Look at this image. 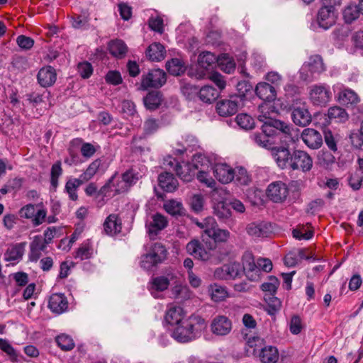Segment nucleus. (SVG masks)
Listing matches in <instances>:
<instances>
[{
	"instance_id": "1",
	"label": "nucleus",
	"mask_w": 363,
	"mask_h": 363,
	"mask_svg": "<svg viewBox=\"0 0 363 363\" xmlns=\"http://www.w3.org/2000/svg\"><path fill=\"white\" fill-rule=\"evenodd\" d=\"M204 328V319L199 316L191 315L176 325L172 336L179 342H191L201 335Z\"/></svg>"
},
{
	"instance_id": "2",
	"label": "nucleus",
	"mask_w": 363,
	"mask_h": 363,
	"mask_svg": "<svg viewBox=\"0 0 363 363\" xmlns=\"http://www.w3.org/2000/svg\"><path fill=\"white\" fill-rule=\"evenodd\" d=\"M225 194L226 191L222 187L213 189L211 197L213 202V213L220 222L232 228L235 225V220L229 206L224 201Z\"/></svg>"
},
{
	"instance_id": "3",
	"label": "nucleus",
	"mask_w": 363,
	"mask_h": 363,
	"mask_svg": "<svg viewBox=\"0 0 363 363\" xmlns=\"http://www.w3.org/2000/svg\"><path fill=\"white\" fill-rule=\"evenodd\" d=\"M187 252L198 259L202 261L213 262V257L216 256L217 262H220L225 259L230 254V251L225 248H218L207 251L203 245L198 240H192L186 247Z\"/></svg>"
},
{
	"instance_id": "4",
	"label": "nucleus",
	"mask_w": 363,
	"mask_h": 363,
	"mask_svg": "<svg viewBox=\"0 0 363 363\" xmlns=\"http://www.w3.org/2000/svg\"><path fill=\"white\" fill-rule=\"evenodd\" d=\"M167 254L166 247L162 243L156 242L147 253L141 256L140 267L145 270H151L162 263L167 259Z\"/></svg>"
},
{
	"instance_id": "5",
	"label": "nucleus",
	"mask_w": 363,
	"mask_h": 363,
	"mask_svg": "<svg viewBox=\"0 0 363 363\" xmlns=\"http://www.w3.org/2000/svg\"><path fill=\"white\" fill-rule=\"evenodd\" d=\"M309 89V100L313 106L324 107L331 100L332 91L328 85L325 84H314Z\"/></svg>"
},
{
	"instance_id": "6",
	"label": "nucleus",
	"mask_w": 363,
	"mask_h": 363,
	"mask_svg": "<svg viewBox=\"0 0 363 363\" xmlns=\"http://www.w3.org/2000/svg\"><path fill=\"white\" fill-rule=\"evenodd\" d=\"M272 157L280 169L293 171L294 149L291 150L286 146L276 147L273 148Z\"/></svg>"
},
{
	"instance_id": "7",
	"label": "nucleus",
	"mask_w": 363,
	"mask_h": 363,
	"mask_svg": "<svg viewBox=\"0 0 363 363\" xmlns=\"http://www.w3.org/2000/svg\"><path fill=\"white\" fill-rule=\"evenodd\" d=\"M291 118L293 122L301 127L308 125L312 121V116L305 103L296 100L291 107Z\"/></svg>"
},
{
	"instance_id": "8",
	"label": "nucleus",
	"mask_w": 363,
	"mask_h": 363,
	"mask_svg": "<svg viewBox=\"0 0 363 363\" xmlns=\"http://www.w3.org/2000/svg\"><path fill=\"white\" fill-rule=\"evenodd\" d=\"M166 81L165 72L162 69H155L142 76L141 86L143 89L160 88L165 84Z\"/></svg>"
},
{
	"instance_id": "9",
	"label": "nucleus",
	"mask_w": 363,
	"mask_h": 363,
	"mask_svg": "<svg viewBox=\"0 0 363 363\" xmlns=\"http://www.w3.org/2000/svg\"><path fill=\"white\" fill-rule=\"evenodd\" d=\"M240 104L236 96H230L229 99H221L217 102L216 111L220 116H230L237 113Z\"/></svg>"
},
{
	"instance_id": "10",
	"label": "nucleus",
	"mask_w": 363,
	"mask_h": 363,
	"mask_svg": "<svg viewBox=\"0 0 363 363\" xmlns=\"http://www.w3.org/2000/svg\"><path fill=\"white\" fill-rule=\"evenodd\" d=\"M242 270L243 273L251 281H255L258 279L259 277V269L257 267V263L255 262L254 256L252 252H246L243 254L242 258Z\"/></svg>"
},
{
	"instance_id": "11",
	"label": "nucleus",
	"mask_w": 363,
	"mask_h": 363,
	"mask_svg": "<svg viewBox=\"0 0 363 363\" xmlns=\"http://www.w3.org/2000/svg\"><path fill=\"white\" fill-rule=\"evenodd\" d=\"M288 194V187L282 182L278 181L268 186L267 196L275 203L283 202L286 199Z\"/></svg>"
},
{
	"instance_id": "12",
	"label": "nucleus",
	"mask_w": 363,
	"mask_h": 363,
	"mask_svg": "<svg viewBox=\"0 0 363 363\" xmlns=\"http://www.w3.org/2000/svg\"><path fill=\"white\" fill-rule=\"evenodd\" d=\"M294 159L293 171L299 170L303 172H308L312 169L313 159L306 151L294 149Z\"/></svg>"
},
{
	"instance_id": "13",
	"label": "nucleus",
	"mask_w": 363,
	"mask_h": 363,
	"mask_svg": "<svg viewBox=\"0 0 363 363\" xmlns=\"http://www.w3.org/2000/svg\"><path fill=\"white\" fill-rule=\"evenodd\" d=\"M205 225H206V228L204 232L216 242H225L229 238L230 232L227 230L216 228L217 224L213 218H206Z\"/></svg>"
},
{
	"instance_id": "14",
	"label": "nucleus",
	"mask_w": 363,
	"mask_h": 363,
	"mask_svg": "<svg viewBox=\"0 0 363 363\" xmlns=\"http://www.w3.org/2000/svg\"><path fill=\"white\" fill-rule=\"evenodd\" d=\"M201 155H195L193 159V163H185L176 168L177 175L184 182H189L194 178L199 166L196 164Z\"/></svg>"
},
{
	"instance_id": "15",
	"label": "nucleus",
	"mask_w": 363,
	"mask_h": 363,
	"mask_svg": "<svg viewBox=\"0 0 363 363\" xmlns=\"http://www.w3.org/2000/svg\"><path fill=\"white\" fill-rule=\"evenodd\" d=\"M335 9L330 6H322L317 14V22L320 27L325 30L330 28L336 22Z\"/></svg>"
},
{
	"instance_id": "16",
	"label": "nucleus",
	"mask_w": 363,
	"mask_h": 363,
	"mask_svg": "<svg viewBox=\"0 0 363 363\" xmlns=\"http://www.w3.org/2000/svg\"><path fill=\"white\" fill-rule=\"evenodd\" d=\"M301 138L303 143L312 150L318 149L323 145L320 133L313 128H305L301 134Z\"/></svg>"
},
{
	"instance_id": "17",
	"label": "nucleus",
	"mask_w": 363,
	"mask_h": 363,
	"mask_svg": "<svg viewBox=\"0 0 363 363\" xmlns=\"http://www.w3.org/2000/svg\"><path fill=\"white\" fill-rule=\"evenodd\" d=\"M248 235L255 238H267L272 233L273 228L269 222H253L246 227Z\"/></svg>"
},
{
	"instance_id": "18",
	"label": "nucleus",
	"mask_w": 363,
	"mask_h": 363,
	"mask_svg": "<svg viewBox=\"0 0 363 363\" xmlns=\"http://www.w3.org/2000/svg\"><path fill=\"white\" fill-rule=\"evenodd\" d=\"M211 332L216 335L224 336L232 330L231 320L224 315H218L214 318L211 324Z\"/></svg>"
},
{
	"instance_id": "19",
	"label": "nucleus",
	"mask_w": 363,
	"mask_h": 363,
	"mask_svg": "<svg viewBox=\"0 0 363 363\" xmlns=\"http://www.w3.org/2000/svg\"><path fill=\"white\" fill-rule=\"evenodd\" d=\"M38 82L43 87L52 86L57 79L56 70L52 66L48 65L42 67L37 75Z\"/></svg>"
},
{
	"instance_id": "20",
	"label": "nucleus",
	"mask_w": 363,
	"mask_h": 363,
	"mask_svg": "<svg viewBox=\"0 0 363 363\" xmlns=\"http://www.w3.org/2000/svg\"><path fill=\"white\" fill-rule=\"evenodd\" d=\"M158 184L166 192H173L178 188L179 183L173 174L164 172L158 176Z\"/></svg>"
},
{
	"instance_id": "21",
	"label": "nucleus",
	"mask_w": 363,
	"mask_h": 363,
	"mask_svg": "<svg viewBox=\"0 0 363 363\" xmlns=\"http://www.w3.org/2000/svg\"><path fill=\"white\" fill-rule=\"evenodd\" d=\"M256 95L264 101H272L277 97V91L274 86L267 82H259L255 87Z\"/></svg>"
},
{
	"instance_id": "22",
	"label": "nucleus",
	"mask_w": 363,
	"mask_h": 363,
	"mask_svg": "<svg viewBox=\"0 0 363 363\" xmlns=\"http://www.w3.org/2000/svg\"><path fill=\"white\" fill-rule=\"evenodd\" d=\"M215 177L223 184H228L234 179V169L226 164H217L213 168Z\"/></svg>"
},
{
	"instance_id": "23",
	"label": "nucleus",
	"mask_w": 363,
	"mask_h": 363,
	"mask_svg": "<svg viewBox=\"0 0 363 363\" xmlns=\"http://www.w3.org/2000/svg\"><path fill=\"white\" fill-rule=\"evenodd\" d=\"M48 306L52 312L60 314L67 310L68 302L63 294H53L50 297Z\"/></svg>"
},
{
	"instance_id": "24",
	"label": "nucleus",
	"mask_w": 363,
	"mask_h": 363,
	"mask_svg": "<svg viewBox=\"0 0 363 363\" xmlns=\"http://www.w3.org/2000/svg\"><path fill=\"white\" fill-rule=\"evenodd\" d=\"M104 229L108 235H114L121 233L122 221L117 214H110L104 223Z\"/></svg>"
},
{
	"instance_id": "25",
	"label": "nucleus",
	"mask_w": 363,
	"mask_h": 363,
	"mask_svg": "<svg viewBox=\"0 0 363 363\" xmlns=\"http://www.w3.org/2000/svg\"><path fill=\"white\" fill-rule=\"evenodd\" d=\"M168 225L167 218L161 213H157L152 216V220L147 224L148 233L156 235L158 232L164 229Z\"/></svg>"
},
{
	"instance_id": "26",
	"label": "nucleus",
	"mask_w": 363,
	"mask_h": 363,
	"mask_svg": "<svg viewBox=\"0 0 363 363\" xmlns=\"http://www.w3.org/2000/svg\"><path fill=\"white\" fill-rule=\"evenodd\" d=\"M184 310L180 306H171L166 312L165 320L172 325H177L185 319Z\"/></svg>"
},
{
	"instance_id": "27",
	"label": "nucleus",
	"mask_w": 363,
	"mask_h": 363,
	"mask_svg": "<svg viewBox=\"0 0 363 363\" xmlns=\"http://www.w3.org/2000/svg\"><path fill=\"white\" fill-rule=\"evenodd\" d=\"M259 358L262 363H277L279 358V351L274 346H265L259 350Z\"/></svg>"
},
{
	"instance_id": "28",
	"label": "nucleus",
	"mask_w": 363,
	"mask_h": 363,
	"mask_svg": "<svg viewBox=\"0 0 363 363\" xmlns=\"http://www.w3.org/2000/svg\"><path fill=\"white\" fill-rule=\"evenodd\" d=\"M140 177L141 176L136 169L133 168L128 169L122 174V182L124 184L121 188L117 189L116 191L118 193L126 191L129 187L138 181Z\"/></svg>"
},
{
	"instance_id": "29",
	"label": "nucleus",
	"mask_w": 363,
	"mask_h": 363,
	"mask_svg": "<svg viewBox=\"0 0 363 363\" xmlns=\"http://www.w3.org/2000/svg\"><path fill=\"white\" fill-rule=\"evenodd\" d=\"M145 53L150 60L160 62L164 58L166 51L161 43H154L148 46Z\"/></svg>"
},
{
	"instance_id": "30",
	"label": "nucleus",
	"mask_w": 363,
	"mask_h": 363,
	"mask_svg": "<svg viewBox=\"0 0 363 363\" xmlns=\"http://www.w3.org/2000/svg\"><path fill=\"white\" fill-rule=\"evenodd\" d=\"M306 69H308L311 75L323 72L325 70V66L322 57L318 55L311 56L307 65L303 66L301 74Z\"/></svg>"
},
{
	"instance_id": "31",
	"label": "nucleus",
	"mask_w": 363,
	"mask_h": 363,
	"mask_svg": "<svg viewBox=\"0 0 363 363\" xmlns=\"http://www.w3.org/2000/svg\"><path fill=\"white\" fill-rule=\"evenodd\" d=\"M108 50L113 56L121 59L125 56L128 48L123 40H115L109 43Z\"/></svg>"
},
{
	"instance_id": "32",
	"label": "nucleus",
	"mask_w": 363,
	"mask_h": 363,
	"mask_svg": "<svg viewBox=\"0 0 363 363\" xmlns=\"http://www.w3.org/2000/svg\"><path fill=\"white\" fill-rule=\"evenodd\" d=\"M218 96V91L211 86H204L199 89L198 97L203 102L211 104Z\"/></svg>"
},
{
	"instance_id": "33",
	"label": "nucleus",
	"mask_w": 363,
	"mask_h": 363,
	"mask_svg": "<svg viewBox=\"0 0 363 363\" xmlns=\"http://www.w3.org/2000/svg\"><path fill=\"white\" fill-rule=\"evenodd\" d=\"M338 101L342 105H354L359 101V98L353 90L344 89L339 93Z\"/></svg>"
},
{
	"instance_id": "34",
	"label": "nucleus",
	"mask_w": 363,
	"mask_h": 363,
	"mask_svg": "<svg viewBox=\"0 0 363 363\" xmlns=\"http://www.w3.org/2000/svg\"><path fill=\"white\" fill-rule=\"evenodd\" d=\"M251 138L257 145L267 150H270L272 155L273 154V148H276L277 146H274V142L272 138H269L262 133H254L252 134Z\"/></svg>"
},
{
	"instance_id": "35",
	"label": "nucleus",
	"mask_w": 363,
	"mask_h": 363,
	"mask_svg": "<svg viewBox=\"0 0 363 363\" xmlns=\"http://www.w3.org/2000/svg\"><path fill=\"white\" fill-rule=\"evenodd\" d=\"M84 182L81 180L79 177L77 179H69L65 184V191L68 194L69 198L72 201H77L78 195L77 194V189L79 186L83 184Z\"/></svg>"
},
{
	"instance_id": "36",
	"label": "nucleus",
	"mask_w": 363,
	"mask_h": 363,
	"mask_svg": "<svg viewBox=\"0 0 363 363\" xmlns=\"http://www.w3.org/2000/svg\"><path fill=\"white\" fill-rule=\"evenodd\" d=\"M360 11L357 5L350 4L345 8L342 12L343 19L345 23L350 24L357 20L359 15Z\"/></svg>"
},
{
	"instance_id": "37",
	"label": "nucleus",
	"mask_w": 363,
	"mask_h": 363,
	"mask_svg": "<svg viewBox=\"0 0 363 363\" xmlns=\"http://www.w3.org/2000/svg\"><path fill=\"white\" fill-rule=\"evenodd\" d=\"M335 161L334 155L328 151L322 150L318 152L317 156L318 164L325 169H330Z\"/></svg>"
},
{
	"instance_id": "38",
	"label": "nucleus",
	"mask_w": 363,
	"mask_h": 363,
	"mask_svg": "<svg viewBox=\"0 0 363 363\" xmlns=\"http://www.w3.org/2000/svg\"><path fill=\"white\" fill-rule=\"evenodd\" d=\"M165 211L173 216H181L185 214V209L181 202L169 200L164 204Z\"/></svg>"
},
{
	"instance_id": "39",
	"label": "nucleus",
	"mask_w": 363,
	"mask_h": 363,
	"mask_svg": "<svg viewBox=\"0 0 363 363\" xmlns=\"http://www.w3.org/2000/svg\"><path fill=\"white\" fill-rule=\"evenodd\" d=\"M131 149L133 152L139 154L149 151L150 147L145 136H134L131 141Z\"/></svg>"
},
{
	"instance_id": "40",
	"label": "nucleus",
	"mask_w": 363,
	"mask_h": 363,
	"mask_svg": "<svg viewBox=\"0 0 363 363\" xmlns=\"http://www.w3.org/2000/svg\"><path fill=\"white\" fill-rule=\"evenodd\" d=\"M162 95L158 91H152L144 98V103L147 108L150 110L157 109L161 104Z\"/></svg>"
},
{
	"instance_id": "41",
	"label": "nucleus",
	"mask_w": 363,
	"mask_h": 363,
	"mask_svg": "<svg viewBox=\"0 0 363 363\" xmlns=\"http://www.w3.org/2000/svg\"><path fill=\"white\" fill-rule=\"evenodd\" d=\"M273 122L274 124L272 126L274 127L276 136L282 133L286 138H292L291 131L293 130V128L291 125L283 121L275 118H273Z\"/></svg>"
},
{
	"instance_id": "42",
	"label": "nucleus",
	"mask_w": 363,
	"mask_h": 363,
	"mask_svg": "<svg viewBox=\"0 0 363 363\" xmlns=\"http://www.w3.org/2000/svg\"><path fill=\"white\" fill-rule=\"evenodd\" d=\"M258 119L259 121L263 122L261 126L262 133L264 134L269 138L276 136L272 118H267L265 116H259Z\"/></svg>"
},
{
	"instance_id": "43",
	"label": "nucleus",
	"mask_w": 363,
	"mask_h": 363,
	"mask_svg": "<svg viewBox=\"0 0 363 363\" xmlns=\"http://www.w3.org/2000/svg\"><path fill=\"white\" fill-rule=\"evenodd\" d=\"M101 164V160L100 159H96L93 161L86 169L79 176L81 180L84 183L89 181L97 172Z\"/></svg>"
},
{
	"instance_id": "44",
	"label": "nucleus",
	"mask_w": 363,
	"mask_h": 363,
	"mask_svg": "<svg viewBox=\"0 0 363 363\" xmlns=\"http://www.w3.org/2000/svg\"><path fill=\"white\" fill-rule=\"evenodd\" d=\"M55 342L57 346L63 351H70L75 345L73 339L69 335L65 334L57 336Z\"/></svg>"
},
{
	"instance_id": "45",
	"label": "nucleus",
	"mask_w": 363,
	"mask_h": 363,
	"mask_svg": "<svg viewBox=\"0 0 363 363\" xmlns=\"http://www.w3.org/2000/svg\"><path fill=\"white\" fill-rule=\"evenodd\" d=\"M62 174L61 162L57 161L52 164L50 172V185L54 191L58 186V179Z\"/></svg>"
},
{
	"instance_id": "46",
	"label": "nucleus",
	"mask_w": 363,
	"mask_h": 363,
	"mask_svg": "<svg viewBox=\"0 0 363 363\" xmlns=\"http://www.w3.org/2000/svg\"><path fill=\"white\" fill-rule=\"evenodd\" d=\"M166 69L173 76H179L184 72V66L180 60L173 58L166 63Z\"/></svg>"
},
{
	"instance_id": "47",
	"label": "nucleus",
	"mask_w": 363,
	"mask_h": 363,
	"mask_svg": "<svg viewBox=\"0 0 363 363\" xmlns=\"http://www.w3.org/2000/svg\"><path fill=\"white\" fill-rule=\"evenodd\" d=\"M218 60L216 55L211 52H203L199 56V65L205 69H208Z\"/></svg>"
},
{
	"instance_id": "48",
	"label": "nucleus",
	"mask_w": 363,
	"mask_h": 363,
	"mask_svg": "<svg viewBox=\"0 0 363 363\" xmlns=\"http://www.w3.org/2000/svg\"><path fill=\"white\" fill-rule=\"evenodd\" d=\"M225 269H227L229 279L240 278L243 274L242 266L239 262H234L225 264Z\"/></svg>"
},
{
	"instance_id": "49",
	"label": "nucleus",
	"mask_w": 363,
	"mask_h": 363,
	"mask_svg": "<svg viewBox=\"0 0 363 363\" xmlns=\"http://www.w3.org/2000/svg\"><path fill=\"white\" fill-rule=\"evenodd\" d=\"M0 349L9 357L11 362H15L18 360L17 352L7 340L0 338Z\"/></svg>"
},
{
	"instance_id": "50",
	"label": "nucleus",
	"mask_w": 363,
	"mask_h": 363,
	"mask_svg": "<svg viewBox=\"0 0 363 363\" xmlns=\"http://www.w3.org/2000/svg\"><path fill=\"white\" fill-rule=\"evenodd\" d=\"M237 124L242 128L250 130L255 127V120L247 113H240L236 118Z\"/></svg>"
},
{
	"instance_id": "51",
	"label": "nucleus",
	"mask_w": 363,
	"mask_h": 363,
	"mask_svg": "<svg viewBox=\"0 0 363 363\" xmlns=\"http://www.w3.org/2000/svg\"><path fill=\"white\" fill-rule=\"evenodd\" d=\"M328 116L330 119H337L340 122H345L348 118L345 110L340 106H333L328 109Z\"/></svg>"
},
{
	"instance_id": "52",
	"label": "nucleus",
	"mask_w": 363,
	"mask_h": 363,
	"mask_svg": "<svg viewBox=\"0 0 363 363\" xmlns=\"http://www.w3.org/2000/svg\"><path fill=\"white\" fill-rule=\"evenodd\" d=\"M234 179L235 182L240 185H248L251 179L247 172L243 167H239L236 170H234Z\"/></svg>"
},
{
	"instance_id": "53",
	"label": "nucleus",
	"mask_w": 363,
	"mask_h": 363,
	"mask_svg": "<svg viewBox=\"0 0 363 363\" xmlns=\"http://www.w3.org/2000/svg\"><path fill=\"white\" fill-rule=\"evenodd\" d=\"M279 286V279L274 276H269L268 281L261 285V289L263 291L269 292L270 295H274Z\"/></svg>"
},
{
	"instance_id": "54",
	"label": "nucleus",
	"mask_w": 363,
	"mask_h": 363,
	"mask_svg": "<svg viewBox=\"0 0 363 363\" xmlns=\"http://www.w3.org/2000/svg\"><path fill=\"white\" fill-rule=\"evenodd\" d=\"M211 296L214 301L219 302L227 297L228 293L225 289L220 285H211Z\"/></svg>"
},
{
	"instance_id": "55",
	"label": "nucleus",
	"mask_w": 363,
	"mask_h": 363,
	"mask_svg": "<svg viewBox=\"0 0 363 363\" xmlns=\"http://www.w3.org/2000/svg\"><path fill=\"white\" fill-rule=\"evenodd\" d=\"M252 89V86L250 84L249 82L247 81H241L239 82L237 84V90L238 94H235L236 97H238L239 102L242 104L246 98V94L250 91Z\"/></svg>"
},
{
	"instance_id": "56",
	"label": "nucleus",
	"mask_w": 363,
	"mask_h": 363,
	"mask_svg": "<svg viewBox=\"0 0 363 363\" xmlns=\"http://www.w3.org/2000/svg\"><path fill=\"white\" fill-rule=\"evenodd\" d=\"M23 254V248L20 245H16L11 249H8L5 253L6 260L16 261L21 259Z\"/></svg>"
},
{
	"instance_id": "57",
	"label": "nucleus",
	"mask_w": 363,
	"mask_h": 363,
	"mask_svg": "<svg viewBox=\"0 0 363 363\" xmlns=\"http://www.w3.org/2000/svg\"><path fill=\"white\" fill-rule=\"evenodd\" d=\"M152 284L153 289L156 291H163L166 290L169 285V280L164 276L157 277L152 279Z\"/></svg>"
},
{
	"instance_id": "58",
	"label": "nucleus",
	"mask_w": 363,
	"mask_h": 363,
	"mask_svg": "<svg viewBox=\"0 0 363 363\" xmlns=\"http://www.w3.org/2000/svg\"><path fill=\"white\" fill-rule=\"evenodd\" d=\"M293 237L297 240H309L313 235L312 230H306L303 225H298L292 231Z\"/></svg>"
},
{
	"instance_id": "59",
	"label": "nucleus",
	"mask_w": 363,
	"mask_h": 363,
	"mask_svg": "<svg viewBox=\"0 0 363 363\" xmlns=\"http://www.w3.org/2000/svg\"><path fill=\"white\" fill-rule=\"evenodd\" d=\"M181 91L187 99L192 100L195 96L199 95V87L195 85L186 84L182 86Z\"/></svg>"
},
{
	"instance_id": "60",
	"label": "nucleus",
	"mask_w": 363,
	"mask_h": 363,
	"mask_svg": "<svg viewBox=\"0 0 363 363\" xmlns=\"http://www.w3.org/2000/svg\"><path fill=\"white\" fill-rule=\"evenodd\" d=\"M281 302L278 298L274 296L269 298L268 304L266 310L269 315H275L281 309Z\"/></svg>"
},
{
	"instance_id": "61",
	"label": "nucleus",
	"mask_w": 363,
	"mask_h": 363,
	"mask_svg": "<svg viewBox=\"0 0 363 363\" xmlns=\"http://www.w3.org/2000/svg\"><path fill=\"white\" fill-rule=\"evenodd\" d=\"M41 204H27L19 211V214L21 218L33 220L36 208L40 206Z\"/></svg>"
},
{
	"instance_id": "62",
	"label": "nucleus",
	"mask_w": 363,
	"mask_h": 363,
	"mask_svg": "<svg viewBox=\"0 0 363 363\" xmlns=\"http://www.w3.org/2000/svg\"><path fill=\"white\" fill-rule=\"evenodd\" d=\"M362 181L363 172L356 171L350 176L349 179V184L353 190L357 191L361 188Z\"/></svg>"
},
{
	"instance_id": "63",
	"label": "nucleus",
	"mask_w": 363,
	"mask_h": 363,
	"mask_svg": "<svg viewBox=\"0 0 363 363\" xmlns=\"http://www.w3.org/2000/svg\"><path fill=\"white\" fill-rule=\"evenodd\" d=\"M77 70L82 78L87 79L89 78L93 73V67L91 63L83 62L78 64Z\"/></svg>"
},
{
	"instance_id": "64",
	"label": "nucleus",
	"mask_w": 363,
	"mask_h": 363,
	"mask_svg": "<svg viewBox=\"0 0 363 363\" xmlns=\"http://www.w3.org/2000/svg\"><path fill=\"white\" fill-rule=\"evenodd\" d=\"M219 67L225 73L230 74L235 69V63L228 57H223V59L220 60Z\"/></svg>"
}]
</instances>
